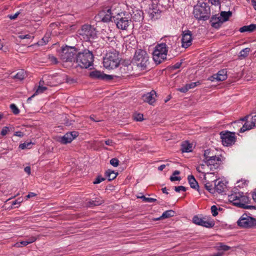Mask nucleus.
Wrapping results in <instances>:
<instances>
[{"label":"nucleus","instance_id":"6e6d98bb","mask_svg":"<svg viewBox=\"0 0 256 256\" xmlns=\"http://www.w3.org/2000/svg\"><path fill=\"white\" fill-rule=\"evenodd\" d=\"M104 178H102V176H98L96 178V180L94 182V184H100V183L101 182H102V181H104Z\"/></svg>","mask_w":256,"mask_h":256},{"label":"nucleus","instance_id":"1a4fd4ad","mask_svg":"<svg viewBox=\"0 0 256 256\" xmlns=\"http://www.w3.org/2000/svg\"><path fill=\"white\" fill-rule=\"evenodd\" d=\"M80 38L85 41H90L94 39L96 36V28L90 25L83 26L78 32Z\"/></svg>","mask_w":256,"mask_h":256},{"label":"nucleus","instance_id":"603ef678","mask_svg":"<svg viewBox=\"0 0 256 256\" xmlns=\"http://www.w3.org/2000/svg\"><path fill=\"white\" fill-rule=\"evenodd\" d=\"M18 38L20 39H21V40H23V39H25V38H26V39L32 38V39H33L34 37L33 36H32L30 34H20V35H19L18 36Z\"/></svg>","mask_w":256,"mask_h":256},{"label":"nucleus","instance_id":"4be33fe9","mask_svg":"<svg viewBox=\"0 0 256 256\" xmlns=\"http://www.w3.org/2000/svg\"><path fill=\"white\" fill-rule=\"evenodd\" d=\"M174 38L172 36H166L162 38V42L160 44L166 47L168 50V48H171L175 44Z\"/></svg>","mask_w":256,"mask_h":256},{"label":"nucleus","instance_id":"f257e3e1","mask_svg":"<svg viewBox=\"0 0 256 256\" xmlns=\"http://www.w3.org/2000/svg\"><path fill=\"white\" fill-rule=\"evenodd\" d=\"M121 58L116 50L108 52L104 58V66L108 70H114L119 66Z\"/></svg>","mask_w":256,"mask_h":256},{"label":"nucleus","instance_id":"69168bd1","mask_svg":"<svg viewBox=\"0 0 256 256\" xmlns=\"http://www.w3.org/2000/svg\"><path fill=\"white\" fill-rule=\"evenodd\" d=\"M14 136L22 138L24 136V133L20 131L16 132H14Z\"/></svg>","mask_w":256,"mask_h":256},{"label":"nucleus","instance_id":"f03ea898","mask_svg":"<svg viewBox=\"0 0 256 256\" xmlns=\"http://www.w3.org/2000/svg\"><path fill=\"white\" fill-rule=\"evenodd\" d=\"M76 62L82 68H87L93 64L94 55L92 52L84 50L80 52L76 56Z\"/></svg>","mask_w":256,"mask_h":256},{"label":"nucleus","instance_id":"423d86ee","mask_svg":"<svg viewBox=\"0 0 256 256\" xmlns=\"http://www.w3.org/2000/svg\"><path fill=\"white\" fill-rule=\"evenodd\" d=\"M148 58L149 57L146 51L138 50L135 52L133 60L140 70H144L146 69L149 64Z\"/></svg>","mask_w":256,"mask_h":256},{"label":"nucleus","instance_id":"6e6552de","mask_svg":"<svg viewBox=\"0 0 256 256\" xmlns=\"http://www.w3.org/2000/svg\"><path fill=\"white\" fill-rule=\"evenodd\" d=\"M168 50L166 47L160 44H158L154 48L152 52V58L154 62L159 64L166 60Z\"/></svg>","mask_w":256,"mask_h":256},{"label":"nucleus","instance_id":"7c9ffc66","mask_svg":"<svg viewBox=\"0 0 256 256\" xmlns=\"http://www.w3.org/2000/svg\"><path fill=\"white\" fill-rule=\"evenodd\" d=\"M119 66L120 72L122 76L128 73V72L130 70V68H132V66L130 64L126 65L123 64H120Z\"/></svg>","mask_w":256,"mask_h":256},{"label":"nucleus","instance_id":"c85d7f7f","mask_svg":"<svg viewBox=\"0 0 256 256\" xmlns=\"http://www.w3.org/2000/svg\"><path fill=\"white\" fill-rule=\"evenodd\" d=\"M193 146L192 144L188 141H185L182 143L181 146V150L182 152H192Z\"/></svg>","mask_w":256,"mask_h":256},{"label":"nucleus","instance_id":"6ab92c4d","mask_svg":"<svg viewBox=\"0 0 256 256\" xmlns=\"http://www.w3.org/2000/svg\"><path fill=\"white\" fill-rule=\"evenodd\" d=\"M192 34L189 30L184 33L182 38V48H187L192 44Z\"/></svg>","mask_w":256,"mask_h":256},{"label":"nucleus","instance_id":"ea45409f","mask_svg":"<svg viewBox=\"0 0 256 256\" xmlns=\"http://www.w3.org/2000/svg\"><path fill=\"white\" fill-rule=\"evenodd\" d=\"M217 248L218 250H222L224 251H226L230 249V247L226 246L222 243H218L217 245Z\"/></svg>","mask_w":256,"mask_h":256},{"label":"nucleus","instance_id":"ddd939ff","mask_svg":"<svg viewBox=\"0 0 256 256\" xmlns=\"http://www.w3.org/2000/svg\"><path fill=\"white\" fill-rule=\"evenodd\" d=\"M222 142L224 146H228L234 144L236 141L235 134L230 132H222L220 133Z\"/></svg>","mask_w":256,"mask_h":256},{"label":"nucleus","instance_id":"4d7b16f0","mask_svg":"<svg viewBox=\"0 0 256 256\" xmlns=\"http://www.w3.org/2000/svg\"><path fill=\"white\" fill-rule=\"evenodd\" d=\"M23 198H19L18 200L14 201L12 204L13 206L20 205V204L22 202Z\"/></svg>","mask_w":256,"mask_h":256},{"label":"nucleus","instance_id":"f3484780","mask_svg":"<svg viewBox=\"0 0 256 256\" xmlns=\"http://www.w3.org/2000/svg\"><path fill=\"white\" fill-rule=\"evenodd\" d=\"M90 76L93 78L110 80L113 78V76L104 74L98 70H94L90 73Z\"/></svg>","mask_w":256,"mask_h":256},{"label":"nucleus","instance_id":"412c9836","mask_svg":"<svg viewBox=\"0 0 256 256\" xmlns=\"http://www.w3.org/2000/svg\"><path fill=\"white\" fill-rule=\"evenodd\" d=\"M156 92L152 90L151 92L146 93L142 96L144 101L150 104H153L156 102Z\"/></svg>","mask_w":256,"mask_h":256},{"label":"nucleus","instance_id":"4468645a","mask_svg":"<svg viewBox=\"0 0 256 256\" xmlns=\"http://www.w3.org/2000/svg\"><path fill=\"white\" fill-rule=\"evenodd\" d=\"M192 222L198 226H202L207 228H212L214 226V222L212 220L206 219V218H202L198 216H195L192 218Z\"/></svg>","mask_w":256,"mask_h":256},{"label":"nucleus","instance_id":"0e129e2a","mask_svg":"<svg viewBox=\"0 0 256 256\" xmlns=\"http://www.w3.org/2000/svg\"><path fill=\"white\" fill-rule=\"evenodd\" d=\"M178 90L182 92H186L188 90V88H187L186 86V85L184 87L180 88L178 89Z\"/></svg>","mask_w":256,"mask_h":256},{"label":"nucleus","instance_id":"49530a36","mask_svg":"<svg viewBox=\"0 0 256 256\" xmlns=\"http://www.w3.org/2000/svg\"><path fill=\"white\" fill-rule=\"evenodd\" d=\"M134 120L136 121L141 122L144 120L143 114H136L134 116Z\"/></svg>","mask_w":256,"mask_h":256},{"label":"nucleus","instance_id":"2f4dec72","mask_svg":"<svg viewBox=\"0 0 256 256\" xmlns=\"http://www.w3.org/2000/svg\"><path fill=\"white\" fill-rule=\"evenodd\" d=\"M188 180L190 186L192 188L198 190V183L196 180L195 178L192 175L188 176Z\"/></svg>","mask_w":256,"mask_h":256},{"label":"nucleus","instance_id":"13d9d810","mask_svg":"<svg viewBox=\"0 0 256 256\" xmlns=\"http://www.w3.org/2000/svg\"><path fill=\"white\" fill-rule=\"evenodd\" d=\"M8 128L4 127V128L2 129L0 134L3 136H6L8 134Z\"/></svg>","mask_w":256,"mask_h":256},{"label":"nucleus","instance_id":"680f3d73","mask_svg":"<svg viewBox=\"0 0 256 256\" xmlns=\"http://www.w3.org/2000/svg\"><path fill=\"white\" fill-rule=\"evenodd\" d=\"M49 59L50 60V62H52L54 64H57V62H58V60H57L56 58V57H54V56H50Z\"/></svg>","mask_w":256,"mask_h":256},{"label":"nucleus","instance_id":"39448f33","mask_svg":"<svg viewBox=\"0 0 256 256\" xmlns=\"http://www.w3.org/2000/svg\"><path fill=\"white\" fill-rule=\"evenodd\" d=\"M204 162L208 164L210 167V170H214L217 169L220 166L222 162V158L220 156H216L214 154V151L210 150H204Z\"/></svg>","mask_w":256,"mask_h":256},{"label":"nucleus","instance_id":"864d4df0","mask_svg":"<svg viewBox=\"0 0 256 256\" xmlns=\"http://www.w3.org/2000/svg\"><path fill=\"white\" fill-rule=\"evenodd\" d=\"M174 189L176 192H180L181 191H182V192L186 191V188L184 186H174Z\"/></svg>","mask_w":256,"mask_h":256},{"label":"nucleus","instance_id":"bf43d9fd","mask_svg":"<svg viewBox=\"0 0 256 256\" xmlns=\"http://www.w3.org/2000/svg\"><path fill=\"white\" fill-rule=\"evenodd\" d=\"M170 180L172 182H174V181H176V180H180V176H176L172 175L170 177Z\"/></svg>","mask_w":256,"mask_h":256},{"label":"nucleus","instance_id":"5fc2aeb1","mask_svg":"<svg viewBox=\"0 0 256 256\" xmlns=\"http://www.w3.org/2000/svg\"><path fill=\"white\" fill-rule=\"evenodd\" d=\"M104 143L106 145L114 146L115 144V142L112 140H107L104 141Z\"/></svg>","mask_w":256,"mask_h":256},{"label":"nucleus","instance_id":"79ce46f5","mask_svg":"<svg viewBox=\"0 0 256 256\" xmlns=\"http://www.w3.org/2000/svg\"><path fill=\"white\" fill-rule=\"evenodd\" d=\"M49 40V37L44 36L41 40L38 42L36 44L38 46H43L46 44Z\"/></svg>","mask_w":256,"mask_h":256},{"label":"nucleus","instance_id":"4c0bfd02","mask_svg":"<svg viewBox=\"0 0 256 256\" xmlns=\"http://www.w3.org/2000/svg\"><path fill=\"white\" fill-rule=\"evenodd\" d=\"M103 200L100 198H96L94 200H92L89 202L90 206H97L100 205L103 203Z\"/></svg>","mask_w":256,"mask_h":256},{"label":"nucleus","instance_id":"72a5a7b5","mask_svg":"<svg viewBox=\"0 0 256 256\" xmlns=\"http://www.w3.org/2000/svg\"><path fill=\"white\" fill-rule=\"evenodd\" d=\"M117 175L118 172L110 170H108L106 172V177L108 178V180H111L114 179L116 177Z\"/></svg>","mask_w":256,"mask_h":256},{"label":"nucleus","instance_id":"e2e57ef3","mask_svg":"<svg viewBox=\"0 0 256 256\" xmlns=\"http://www.w3.org/2000/svg\"><path fill=\"white\" fill-rule=\"evenodd\" d=\"M209 2L213 5L218 6L220 4V0H209Z\"/></svg>","mask_w":256,"mask_h":256},{"label":"nucleus","instance_id":"aec40b11","mask_svg":"<svg viewBox=\"0 0 256 256\" xmlns=\"http://www.w3.org/2000/svg\"><path fill=\"white\" fill-rule=\"evenodd\" d=\"M131 20L136 22H141L144 20V13L138 9H134L132 14H130Z\"/></svg>","mask_w":256,"mask_h":256},{"label":"nucleus","instance_id":"58836bf2","mask_svg":"<svg viewBox=\"0 0 256 256\" xmlns=\"http://www.w3.org/2000/svg\"><path fill=\"white\" fill-rule=\"evenodd\" d=\"M47 90V88L42 86H39L36 92H34V94H42L44 92Z\"/></svg>","mask_w":256,"mask_h":256},{"label":"nucleus","instance_id":"f704fd0d","mask_svg":"<svg viewBox=\"0 0 256 256\" xmlns=\"http://www.w3.org/2000/svg\"><path fill=\"white\" fill-rule=\"evenodd\" d=\"M174 214V212L172 210H168L163 212L160 217L156 218L157 220H159L161 218H168L171 216H173Z\"/></svg>","mask_w":256,"mask_h":256},{"label":"nucleus","instance_id":"0eeeda50","mask_svg":"<svg viewBox=\"0 0 256 256\" xmlns=\"http://www.w3.org/2000/svg\"><path fill=\"white\" fill-rule=\"evenodd\" d=\"M114 20L118 29L126 30L131 24L130 14L126 12H121L116 16Z\"/></svg>","mask_w":256,"mask_h":256},{"label":"nucleus","instance_id":"37998d69","mask_svg":"<svg viewBox=\"0 0 256 256\" xmlns=\"http://www.w3.org/2000/svg\"><path fill=\"white\" fill-rule=\"evenodd\" d=\"M237 184H238V185L236 186L240 188H242L248 184L247 181L244 180H238L237 182Z\"/></svg>","mask_w":256,"mask_h":256},{"label":"nucleus","instance_id":"bb28decb","mask_svg":"<svg viewBox=\"0 0 256 256\" xmlns=\"http://www.w3.org/2000/svg\"><path fill=\"white\" fill-rule=\"evenodd\" d=\"M196 170L199 172L204 174H208L210 171H212V170H210V167L208 166V164L204 162V160L202 164H200V166L196 168Z\"/></svg>","mask_w":256,"mask_h":256},{"label":"nucleus","instance_id":"338daca9","mask_svg":"<svg viewBox=\"0 0 256 256\" xmlns=\"http://www.w3.org/2000/svg\"><path fill=\"white\" fill-rule=\"evenodd\" d=\"M18 14H19V13L18 12H16L15 14H14L10 15L8 16V17L11 20H14L15 18H16L18 17Z\"/></svg>","mask_w":256,"mask_h":256},{"label":"nucleus","instance_id":"2eb2a0df","mask_svg":"<svg viewBox=\"0 0 256 256\" xmlns=\"http://www.w3.org/2000/svg\"><path fill=\"white\" fill-rule=\"evenodd\" d=\"M148 13L152 20H156L160 18L161 10L157 4H152L149 6Z\"/></svg>","mask_w":256,"mask_h":256},{"label":"nucleus","instance_id":"c756f323","mask_svg":"<svg viewBox=\"0 0 256 256\" xmlns=\"http://www.w3.org/2000/svg\"><path fill=\"white\" fill-rule=\"evenodd\" d=\"M256 30V24H250L248 26H244L241 27L239 31L240 32H252Z\"/></svg>","mask_w":256,"mask_h":256},{"label":"nucleus","instance_id":"052dcab7","mask_svg":"<svg viewBox=\"0 0 256 256\" xmlns=\"http://www.w3.org/2000/svg\"><path fill=\"white\" fill-rule=\"evenodd\" d=\"M36 196V194L34 192H30L25 198L26 200H28L30 198L34 197Z\"/></svg>","mask_w":256,"mask_h":256},{"label":"nucleus","instance_id":"a878e982","mask_svg":"<svg viewBox=\"0 0 256 256\" xmlns=\"http://www.w3.org/2000/svg\"><path fill=\"white\" fill-rule=\"evenodd\" d=\"M36 240V238L34 236H31L28 238V240H22L20 242H17L14 244V246L18 248L22 247V246H26L28 244L34 242Z\"/></svg>","mask_w":256,"mask_h":256},{"label":"nucleus","instance_id":"09e8293b","mask_svg":"<svg viewBox=\"0 0 256 256\" xmlns=\"http://www.w3.org/2000/svg\"><path fill=\"white\" fill-rule=\"evenodd\" d=\"M32 144L31 142H24L21 144L19 146V148L22 150H24L27 148H29V146Z\"/></svg>","mask_w":256,"mask_h":256},{"label":"nucleus","instance_id":"a19ab883","mask_svg":"<svg viewBox=\"0 0 256 256\" xmlns=\"http://www.w3.org/2000/svg\"><path fill=\"white\" fill-rule=\"evenodd\" d=\"M138 198H140L143 201L148 202H153L156 201V200L154 198H146L144 196H138Z\"/></svg>","mask_w":256,"mask_h":256},{"label":"nucleus","instance_id":"8fccbe9b","mask_svg":"<svg viewBox=\"0 0 256 256\" xmlns=\"http://www.w3.org/2000/svg\"><path fill=\"white\" fill-rule=\"evenodd\" d=\"M110 164L116 167L118 166L119 160L116 158H112L110 160Z\"/></svg>","mask_w":256,"mask_h":256},{"label":"nucleus","instance_id":"cd10ccee","mask_svg":"<svg viewBox=\"0 0 256 256\" xmlns=\"http://www.w3.org/2000/svg\"><path fill=\"white\" fill-rule=\"evenodd\" d=\"M212 26L214 28H218L223 24V22L220 18V16H214L211 19Z\"/></svg>","mask_w":256,"mask_h":256},{"label":"nucleus","instance_id":"774afa93","mask_svg":"<svg viewBox=\"0 0 256 256\" xmlns=\"http://www.w3.org/2000/svg\"><path fill=\"white\" fill-rule=\"evenodd\" d=\"M24 172L28 174V175L30 174V166H26L24 169Z\"/></svg>","mask_w":256,"mask_h":256},{"label":"nucleus","instance_id":"c9c22d12","mask_svg":"<svg viewBox=\"0 0 256 256\" xmlns=\"http://www.w3.org/2000/svg\"><path fill=\"white\" fill-rule=\"evenodd\" d=\"M26 76V72L23 70H21L14 76V78L20 80H22Z\"/></svg>","mask_w":256,"mask_h":256},{"label":"nucleus","instance_id":"a211bd4d","mask_svg":"<svg viewBox=\"0 0 256 256\" xmlns=\"http://www.w3.org/2000/svg\"><path fill=\"white\" fill-rule=\"evenodd\" d=\"M227 78V72L226 70H219L217 74H214L209 78L212 82H220Z\"/></svg>","mask_w":256,"mask_h":256},{"label":"nucleus","instance_id":"f8f14e48","mask_svg":"<svg viewBox=\"0 0 256 256\" xmlns=\"http://www.w3.org/2000/svg\"><path fill=\"white\" fill-rule=\"evenodd\" d=\"M246 120V122L240 128V132H244L246 130H251L256 127V114H252L242 119V120Z\"/></svg>","mask_w":256,"mask_h":256},{"label":"nucleus","instance_id":"e433bc0d","mask_svg":"<svg viewBox=\"0 0 256 256\" xmlns=\"http://www.w3.org/2000/svg\"><path fill=\"white\" fill-rule=\"evenodd\" d=\"M250 52V49L248 48H246L242 49L239 54V56L240 58H244L246 57Z\"/></svg>","mask_w":256,"mask_h":256},{"label":"nucleus","instance_id":"3c124183","mask_svg":"<svg viewBox=\"0 0 256 256\" xmlns=\"http://www.w3.org/2000/svg\"><path fill=\"white\" fill-rule=\"evenodd\" d=\"M205 187L206 189L210 193H213L215 190L214 188L212 186L208 183L206 184Z\"/></svg>","mask_w":256,"mask_h":256},{"label":"nucleus","instance_id":"5701e85b","mask_svg":"<svg viewBox=\"0 0 256 256\" xmlns=\"http://www.w3.org/2000/svg\"><path fill=\"white\" fill-rule=\"evenodd\" d=\"M100 16H102V20L104 22H108L112 20V18L114 20L116 16L114 14H112V12L108 8L106 11L101 12Z\"/></svg>","mask_w":256,"mask_h":256},{"label":"nucleus","instance_id":"9d476101","mask_svg":"<svg viewBox=\"0 0 256 256\" xmlns=\"http://www.w3.org/2000/svg\"><path fill=\"white\" fill-rule=\"evenodd\" d=\"M76 54V50L74 47L66 46L62 48L60 57L64 62H72L75 60Z\"/></svg>","mask_w":256,"mask_h":256},{"label":"nucleus","instance_id":"20e7f679","mask_svg":"<svg viewBox=\"0 0 256 256\" xmlns=\"http://www.w3.org/2000/svg\"><path fill=\"white\" fill-rule=\"evenodd\" d=\"M193 14L198 20H207L210 16V8L206 2H202L198 4L194 8Z\"/></svg>","mask_w":256,"mask_h":256},{"label":"nucleus","instance_id":"c03bdc74","mask_svg":"<svg viewBox=\"0 0 256 256\" xmlns=\"http://www.w3.org/2000/svg\"><path fill=\"white\" fill-rule=\"evenodd\" d=\"M200 84V82H190V84H186V86L189 90L190 89L193 88H195L196 86H199Z\"/></svg>","mask_w":256,"mask_h":256},{"label":"nucleus","instance_id":"dca6fc26","mask_svg":"<svg viewBox=\"0 0 256 256\" xmlns=\"http://www.w3.org/2000/svg\"><path fill=\"white\" fill-rule=\"evenodd\" d=\"M78 136V132H67L64 136L60 137L58 141L62 144H66L70 142Z\"/></svg>","mask_w":256,"mask_h":256},{"label":"nucleus","instance_id":"b1692460","mask_svg":"<svg viewBox=\"0 0 256 256\" xmlns=\"http://www.w3.org/2000/svg\"><path fill=\"white\" fill-rule=\"evenodd\" d=\"M226 182L220 180L219 179L214 181V189L218 193H222L224 192L226 188Z\"/></svg>","mask_w":256,"mask_h":256},{"label":"nucleus","instance_id":"393cba45","mask_svg":"<svg viewBox=\"0 0 256 256\" xmlns=\"http://www.w3.org/2000/svg\"><path fill=\"white\" fill-rule=\"evenodd\" d=\"M108 8L112 12V14H114L116 16L122 12L121 10L120 4L117 2H114Z\"/></svg>","mask_w":256,"mask_h":256},{"label":"nucleus","instance_id":"7ed1b4c3","mask_svg":"<svg viewBox=\"0 0 256 256\" xmlns=\"http://www.w3.org/2000/svg\"><path fill=\"white\" fill-rule=\"evenodd\" d=\"M228 200L234 205L240 208H249L250 206L247 205L250 200L249 198L242 192H236L229 195Z\"/></svg>","mask_w":256,"mask_h":256},{"label":"nucleus","instance_id":"de8ad7c7","mask_svg":"<svg viewBox=\"0 0 256 256\" xmlns=\"http://www.w3.org/2000/svg\"><path fill=\"white\" fill-rule=\"evenodd\" d=\"M210 210H211V212H212V215L214 216H216L218 214V209L216 206L214 205V206H212Z\"/></svg>","mask_w":256,"mask_h":256},{"label":"nucleus","instance_id":"9b49d317","mask_svg":"<svg viewBox=\"0 0 256 256\" xmlns=\"http://www.w3.org/2000/svg\"><path fill=\"white\" fill-rule=\"evenodd\" d=\"M238 224L243 228H250L256 225V220L246 214H243L239 218Z\"/></svg>","mask_w":256,"mask_h":256},{"label":"nucleus","instance_id":"473e14b6","mask_svg":"<svg viewBox=\"0 0 256 256\" xmlns=\"http://www.w3.org/2000/svg\"><path fill=\"white\" fill-rule=\"evenodd\" d=\"M232 12H222L220 14V18L222 20L223 23L228 20L229 18L232 16Z\"/></svg>","mask_w":256,"mask_h":256},{"label":"nucleus","instance_id":"a18cd8bd","mask_svg":"<svg viewBox=\"0 0 256 256\" xmlns=\"http://www.w3.org/2000/svg\"><path fill=\"white\" fill-rule=\"evenodd\" d=\"M10 108L11 110H12V112L14 114H19L20 110L16 104H11L10 105Z\"/></svg>","mask_w":256,"mask_h":256}]
</instances>
